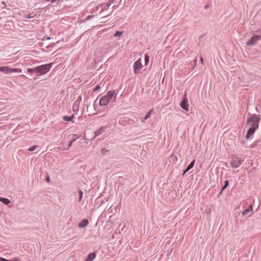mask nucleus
<instances>
[{
	"instance_id": "cd10ccee",
	"label": "nucleus",
	"mask_w": 261,
	"mask_h": 261,
	"mask_svg": "<svg viewBox=\"0 0 261 261\" xmlns=\"http://www.w3.org/2000/svg\"><path fill=\"white\" fill-rule=\"evenodd\" d=\"M227 187L225 186V185L223 186V187H222V190H221L220 193H219V195L222 193V191L224 190Z\"/></svg>"
},
{
	"instance_id": "e433bc0d",
	"label": "nucleus",
	"mask_w": 261,
	"mask_h": 261,
	"mask_svg": "<svg viewBox=\"0 0 261 261\" xmlns=\"http://www.w3.org/2000/svg\"><path fill=\"white\" fill-rule=\"evenodd\" d=\"M50 38L49 37H47V39H50Z\"/></svg>"
},
{
	"instance_id": "20e7f679",
	"label": "nucleus",
	"mask_w": 261,
	"mask_h": 261,
	"mask_svg": "<svg viewBox=\"0 0 261 261\" xmlns=\"http://www.w3.org/2000/svg\"><path fill=\"white\" fill-rule=\"evenodd\" d=\"M0 71L5 74H9L12 72H22L20 69L18 68H11L9 66H4L0 67Z\"/></svg>"
},
{
	"instance_id": "393cba45",
	"label": "nucleus",
	"mask_w": 261,
	"mask_h": 261,
	"mask_svg": "<svg viewBox=\"0 0 261 261\" xmlns=\"http://www.w3.org/2000/svg\"><path fill=\"white\" fill-rule=\"evenodd\" d=\"M33 17H34V16L32 15L31 14L25 15L24 16V17L27 19L31 18H33Z\"/></svg>"
},
{
	"instance_id": "6e6552de",
	"label": "nucleus",
	"mask_w": 261,
	"mask_h": 261,
	"mask_svg": "<svg viewBox=\"0 0 261 261\" xmlns=\"http://www.w3.org/2000/svg\"><path fill=\"white\" fill-rule=\"evenodd\" d=\"M180 107L186 111L189 110V104L187 99L186 93H185L184 98L180 103Z\"/></svg>"
},
{
	"instance_id": "f3484780",
	"label": "nucleus",
	"mask_w": 261,
	"mask_h": 261,
	"mask_svg": "<svg viewBox=\"0 0 261 261\" xmlns=\"http://www.w3.org/2000/svg\"><path fill=\"white\" fill-rule=\"evenodd\" d=\"M96 257V253L95 252H93L92 253H90L86 259L89 260V261H92Z\"/></svg>"
},
{
	"instance_id": "bb28decb",
	"label": "nucleus",
	"mask_w": 261,
	"mask_h": 261,
	"mask_svg": "<svg viewBox=\"0 0 261 261\" xmlns=\"http://www.w3.org/2000/svg\"><path fill=\"white\" fill-rule=\"evenodd\" d=\"M108 152V150L106 149H102L101 150V152L103 154L106 155V153Z\"/></svg>"
},
{
	"instance_id": "9b49d317",
	"label": "nucleus",
	"mask_w": 261,
	"mask_h": 261,
	"mask_svg": "<svg viewBox=\"0 0 261 261\" xmlns=\"http://www.w3.org/2000/svg\"><path fill=\"white\" fill-rule=\"evenodd\" d=\"M89 224V221L87 219H83L79 224L78 226L80 228H84Z\"/></svg>"
},
{
	"instance_id": "dca6fc26",
	"label": "nucleus",
	"mask_w": 261,
	"mask_h": 261,
	"mask_svg": "<svg viewBox=\"0 0 261 261\" xmlns=\"http://www.w3.org/2000/svg\"><path fill=\"white\" fill-rule=\"evenodd\" d=\"M0 201L2 202L4 204L7 205H9V204L11 203V201L8 199L1 197Z\"/></svg>"
},
{
	"instance_id": "2f4dec72",
	"label": "nucleus",
	"mask_w": 261,
	"mask_h": 261,
	"mask_svg": "<svg viewBox=\"0 0 261 261\" xmlns=\"http://www.w3.org/2000/svg\"><path fill=\"white\" fill-rule=\"evenodd\" d=\"M46 180L47 181V182H49L50 181V179H49V178L48 176L47 177V178H46Z\"/></svg>"
},
{
	"instance_id": "c9c22d12",
	"label": "nucleus",
	"mask_w": 261,
	"mask_h": 261,
	"mask_svg": "<svg viewBox=\"0 0 261 261\" xmlns=\"http://www.w3.org/2000/svg\"><path fill=\"white\" fill-rule=\"evenodd\" d=\"M196 61H197L196 59H195V60H194V62H195V64L196 63Z\"/></svg>"
},
{
	"instance_id": "5701e85b",
	"label": "nucleus",
	"mask_w": 261,
	"mask_h": 261,
	"mask_svg": "<svg viewBox=\"0 0 261 261\" xmlns=\"http://www.w3.org/2000/svg\"><path fill=\"white\" fill-rule=\"evenodd\" d=\"M149 57L148 56L146 55L145 57V65H146L149 62Z\"/></svg>"
},
{
	"instance_id": "1a4fd4ad",
	"label": "nucleus",
	"mask_w": 261,
	"mask_h": 261,
	"mask_svg": "<svg viewBox=\"0 0 261 261\" xmlns=\"http://www.w3.org/2000/svg\"><path fill=\"white\" fill-rule=\"evenodd\" d=\"M253 213V206L250 204L246 209L243 211L242 215L246 217H249L252 215Z\"/></svg>"
},
{
	"instance_id": "4468645a",
	"label": "nucleus",
	"mask_w": 261,
	"mask_h": 261,
	"mask_svg": "<svg viewBox=\"0 0 261 261\" xmlns=\"http://www.w3.org/2000/svg\"><path fill=\"white\" fill-rule=\"evenodd\" d=\"M111 3L109 1L108 2V3L106 4H102L100 7H101V9L100 10V12H102V11H103L104 10L108 9L110 6L111 5Z\"/></svg>"
},
{
	"instance_id": "39448f33",
	"label": "nucleus",
	"mask_w": 261,
	"mask_h": 261,
	"mask_svg": "<svg viewBox=\"0 0 261 261\" xmlns=\"http://www.w3.org/2000/svg\"><path fill=\"white\" fill-rule=\"evenodd\" d=\"M244 160L239 158L237 156H234L232 158V161L230 162L229 164L232 168H237L239 167L243 163Z\"/></svg>"
},
{
	"instance_id": "c85d7f7f",
	"label": "nucleus",
	"mask_w": 261,
	"mask_h": 261,
	"mask_svg": "<svg viewBox=\"0 0 261 261\" xmlns=\"http://www.w3.org/2000/svg\"><path fill=\"white\" fill-rule=\"evenodd\" d=\"M0 261H8V260L6 258L0 257Z\"/></svg>"
},
{
	"instance_id": "72a5a7b5",
	"label": "nucleus",
	"mask_w": 261,
	"mask_h": 261,
	"mask_svg": "<svg viewBox=\"0 0 261 261\" xmlns=\"http://www.w3.org/2000/svg\"><path fill=\"white\" fill-rule=\"evenodd\" d=\"M91 16L90 15L88 16L87 17V19H89L90 18H91Z\"/></svg>"
},
{
	"instance_id": "f8f14e48",
	"label": "nucleus",
	"mask_w": 261,
	"mask_h": 261,
	"mask_svg": "<svg viewBox=\"0 0 261 261\" xmlns=\"http://www.w3.org/2000/svg\"><path fill=\"white\" fill-rule=\"evenodd\" d=\"M195 163V161L193 160L192 162L190 163V164L188 166V167L186 168V169L184 170V173L182 175H184L186 173L188 172L191 169H192Z\"/></svg>"
},
{
	"instance_id": "4c0bfd02",
	"label": "nucleus",
	"mask_w": 261,
	"mask_h": 261,
	"mask_svg": "<svg viewBox=\"0 0 261 261\" xmlns=\"http://www.w3.org/2000/svg\"><path fill=\"white\" fill-rule=\"evenodd\" d=\"M85 261H89L87 259H86Z\"/></svg>"
},
{
	"instance_id": "6ab92c4d",
	"label": "nucleus",
	"mask_w": 261,
	"mask_h": 261,
	"mask_svg": "<svg viewBox=\"0 0 261 261\" xmlns=\"http://www.w3.org/2000/svg\"><path fill=\"white\" fill-rule=\"evenodd\" d=\"M27 71L29 73H37V67L34 68H28Z\"/></svg>"
},
{
	"instance_id": "473e14b6",
	"label": "nucleus",
	"mask_w": 261,
	"mask_h": 261,
	"mask_svg": "<svg viewBox=\"0 0 261 261\" xmlns=\"http://www.w3.org/2000/svg\"><path fill=\"white\" fill-rule=\"evenodd\" d=\"M203 60L202 58V57H201V58H200V61H201V63H202V64L203 63Z\"/></svg>"
},
{
	"instance_id": "7c9ffc66",
	"label": "nucleus",
	"mask_w": 261,
	"mask_h": 261,
	"mask_svg": "<svg viewBox=\"0 0 261 261\" xmlns=\"http://www.w3.org/2000/svg\"><path fill=\"white\" fill-rule=\"evenodd\" d=\"M2 4L4 6V7L3 8H6V7H7V5H6L5 2H2Z\"/></svg>"
},
{
	"instance_id": "c756f323",
	"label": "nucleus",
	"mask_w": 261,
	"mask_h": 261,
	"mask_svg": "<svg viewBox=\"0 0 261 261\" xmlns=\"http://www.w3.org/2000/svg\"><path fill=\"white\" fill-rule=\"evenodd\" d=\"M229 181L228 180L225 181L224 185L226 187L228 186Z\"/></svg>"
},
{
	"instance_id": "412c9836",
	"label": "nucleus",
	"mask_w": 261,
	"mask_h": 261,
	"mask_svg": "<svg viewBox=\"0 0 261 261\" xmlns=\"http://www.w3.org/2000/svg\"><path fill=\"white\" fill-rule=\"evenodd\" d=\"M79 201H81L82 197H83V192L82 191V190L81 189H80L79 191Z\"/></svg>"
},
{
	"instance_id": "ddd939ff",
	"label": "nucleus",
	"mask_w": 261,
	"mask_h": 261,
	"mask_svg": "<svg viewBox=\"0 0 261 261\" xmlns=\"http://www.w3.org/2000/svg\"><path fill=\"white\" fill-rule=\"evenodd\" d=\"M103 128L104 127L101 126L98 130L94 132V136L93 137V139L95 138L96 136L100 135L103 131Z\"/></svg>"
},
{
	"instance_id": "f257e3e1",
	"label": "nucleus",
	"mask_w": 261,
	"mask_h": 261,
	"mask_svg": "<svg viewBox=\"0 0 261 261\" xmlns=\"http://www.w3.org/2000/svg\"><path fill=\"white\" fill-rule=\"evenodd\" d=\"M260 121V117L259 116L253 114L247 120V125L249 127L247 133L246 135V139L252 138V136L254 134L256 129L258 128V124Z\"/></svg>"
},
{
	"instance_id": "aec40b11",
	"label": "nucleus",
	"mask_w": 261,
	"mask_h": 261,
	"mask_svg": "<svg viewBox=\"0 0 261 261\" xmlns=\"http://www.w3.org/2000/svg\"><path fill=\"white\" fill-rule=\"evenodd\" d=\"M123 31H117L114 34V36L115 37H120L123 34Z\"/></svg>"
},
{
	"instance_id": "423d86ee",
	"label": "nucleus",
	"mask_w": 261,
	"mask_h": 261,
	"mask_svg": "<svg viewBox=\"0 0 261 261\" xmlns=\"http://www.w3.org/2000/svg\"><path fill=\"white\" fill-rule=\"evenodd\" d=\"M260 40H261V35H254L246 43V45L249 46H254L256 44L257 42Z\"/></svg>"
},
{
	"instance_id": "0eeeda50",
	"label": "nucleus",
	"mask_w": 261,
	"mask_h": 261,
	"mask_svg": "<svg viewBox=\"0 0 261 261\" xmlns=\"http://www.w3.org/2000/svg\"><path fill=\"white\" fill-rule=\"evenodd\" d=\"M143 67V65L141 63V59H139L137 61H136L133 65V70L134 72L136 74L139 73L142 68Z\"/></svg>"
},
{
	"instance_id": "7ed1b4c3",
	"label": "nucleus",
	"mask_w": 261,
	"mask_h": 261,
	"mask_svg": "<svg viewBox=\"0 0 261 261\" xmlns=\"http://www.w3.org/2000/svg\"><path fill=\"white\" fill-rule=\"evenodd\" d=\"M53 63H49L37 66V73L43 75L47 73L50 69Z\"/></svg>"
},
{
	"instance_id": "2eb2a0df",
	"label": "nucleus",
	"mask_w": 261,
	"mask_h": 261,
	"mask_svg": "<svg viewBox=\"0 0 261 261\" xmlns=\"http://www.w3.org/2000/svg\"><path fill=\"white\" fill-rule=\"evenodd\" d=\"M153 110V109L150 110L149 112L147 113V114L145 115V116L141 119V121L143 122H144L147 119H148L150 116L151 111Z\"/></svg>"
},
{
	"instance_id": "a878e982",
	"label": "nucleus",
	"mask_w": 261,
	"mask_h": 261,
	"mask_svg": "<svg viewBox=\"0 0 261 261\" xmlns=\"http://www.w3.org/2000/svg\"><path fill=\"white\" fill-rule=\"evenodd\" d=\"M100 89V86L99 85H97L94 89L93 90V92H95L98 90Z\"/></svg>"
},
{
	"instance_id": "f704fd0d",
	"label": "nucleus",
	"mask_w": 261,
	"mask_h": 261,
	"mask_svg": "<svg viewBox=\"0 0 261 261\" xmlns=\"http://www.w3.org/2000/svg\"><path fill=\"white\" fill-rule=\"evenodd\" d=\"M8 261H20V260H17V259H15V260H8Z\"/></svg>"
},
{
	"instance_id": "a211bd4d",
	"label": "nucleus",
	"mask_w": 261,
	"mask_h": 261,
	"mask_svg": "<svg viewBox=\"0 0 261 261\" xmlns=\"http://www.w3.org/2000/svg\"><path fill=\"white\" fill-rule=\"evenodd\" d=\"M73 117H74L73 115H72L71 116H64L63 117V119L64 121H71V120L73 118Z\"/></svg>"
},
{
	"instance_id": "f03ea898",
	"label": "nucleus",
	"mask_w": 261,
	"mask_h": 261,
	"mask_svg": "<svg viewBox=\"0 0 261 261\" xmlns=\"http://www.w3.org/2000/svg\"><path fill=\"white\" fill-rule=\"evenodd\" d=\"M114 91H109L107 94L100 97L99 100V105L100 106L105 107L108 105L114 95Z\"/></svg>"
},
{
	"instance_id": "9d476101",
	"label": "nucleus",
	"mask_w": 261,
	"mask_h": 261,
	"mask_svg": "<svg viewBox=\"0 0 261 261\" xmlns=\"http://www.w3.org/2000/svg\"><path fill=\"white\" fill-rule=\"evenodd\" d=\"M80 138V136L76 134L72 135V138L71 140L69 142L68 147L67 148H63L61 149V150H68L72 145V143L75 141L77 139H78Z\"/></svg>"
},
{
	"instance_id": "4be33fe9",
	"label": "nucleus",
	"mask_w": 261,
	"mask_h": 261,
	"mask_svg": "<svg viewBox=\"0 0 261 261\" xmlns=\"http://www.w3.org/2000/svg\"><path fill=\"white\" fill-rule=\"evenodd\" d=\"M78 103L76 102V101H75L74 103H73V110H78L79 109V106H78Z\"/></svg>"
},
{
	"instance_id": "58836bf2",
	"label": "nucleus",
	"mask_w": 261,
	"mask_h": 261,
	"mask_svg": "<svg viewBox=\"0 0 261 261\" xmlns=\"http://www.w3.org/2000/svg\"><path fill=\"white\" fill-rule=\"evenodd\" d=\"M47 2H49L50 0H46Z\"/></svg>"
},
{
	"instance_id": "b1692460",
	"label": "nucleus",
	"mask_w": 261,
	"mask_h": 261,
	"mask_svg": "<svg viewBox=\"0 0 261 261\" xmlns=\"http://www.w3.org/2000/svg\"><path fill=\"white\" fill-rule=\"evenodd\" d=\"M37 147V145H34V146H31V147H30V148H29V150L30 151H33L35 150V149H36V148Z\"/></svg>"
}]
</instances>
